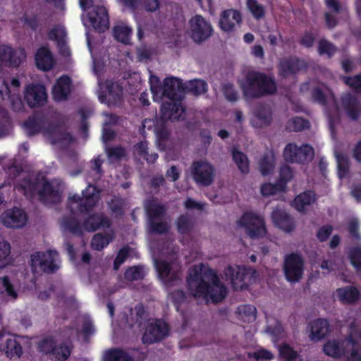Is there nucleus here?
<instances>
[{
	"instance_id": "nucleus-28",
	"label": "nucleus",
	"mask_w": 361,
	"mask_h": 361,
	"mask_svg": "<svg viewBox=\"0 0 361 361\" xmlns=\"http://www.w3.org/2000/svg\"><path fill=\"white\" fill-rule=\"evenodd\" d=\"M66 32L63 27L53 29L49 32V39L57 42L60 48L61 54L64 56L70 55V49L66 42Z\"/></svg>"
},
{
	"instance_id": "nucleus-18",
	"label": "nucleus",
	"mask_w": 361,
	"mask_h": 361,
	"mask_svg": "<svg viewBox=\"0 0 361 361\" xmlns=\"http://www.w3.org/2000/svg\"><path fill=\"white\" fill-rule=\"evenodd\" d=\"M25 98L31 107L43 105L47 101V94L43 85H30L27 87Z\"/></svg>"
},
{
	"instance_id": "nucleus-24",
	"label": "nucleus",
	"mask_w": 361,
	"mask_h": 361,
	"mask_svg": "<svg viewBox=\"0 0 361 361\" xmlns=\"http://www.w3.org/2000/svg\"><path fill=\"white\" fill-rule=\"evenodd\" d=\"M71 81L67 76L59 78L52 90V96L56 101L66 99L70 92Z\"/></svg>"
},
{
	"instance_id": "nucleus-50",
	"label": "nucleus",
	"mask_w": 361,
	"mask_h": 361,
	"mask_svg": "<svg viewBox=\"0 0 361 361\" xmlns=\"http://www.w3.org/2000/svg\"><path fill=\"white\" fill-rule=\"evenodd\" d=\"M135 151L142 154L143 157L145 158V159L148 161H154L157 157V155L155 154H152L149 157L147 156V144L145 142H142L139 144V145H137L135 147Z\"/></svg>"
},
{
	"instance_id": "nucleus-58",
	"label": "nucleus",
	"mask_w": 361,
	"mask_h": 361,
	"mask_svg": "<svg viewBox=\"0 0 361 361\" xmlns=\"http://www.w3.org/2000/svg\"><path fill=\"white\" fill-rule=\"evenodd\" d=\"M332 228L330 226H324L322 227L318 233V238L320 240H324L331 233Z\"/></svg>"
},
{
	"instance_id": "nucleus-41",
	"label": "nucleus",
	"mask_w": 361,
	"mask_h": 361,
	"mask_svg": "<svg viewBox=\"0 0 361 361\" xmlns=\"http://www.w3.org/2000/svg\"><path fill=\"white\" fill-rule=\"evenodd\" d=\"M111 238L110 235L105 236L100 234L95 235L92 240V246L96 250H101L109 243Z\"/></svg>"
},
{
	"instance_id": "nucleus-13",
	"label": "nucleus",
	"mask_w": 361,
	"mask_h": 361,
	"mask_svg": "<svg viewBox=\"0 0 361 361\" xmlns=\"http://www.w3.org/2000/svg\"><path fill=\"white\" fill-rule=\"evenodd\" d=\"M251 274V270L239 266L228 267L225 270V275L228 277L231 284L235 289L243 288Z\"/></svg>"
},
{
	"instance_id": "nucleus-6",
	"label": "nucleus",
	"mask_w": 361,
	"mask_h": 361,
	"mask_svg": "<svg viewBox=\"0 0 361 361\" xmlns=\"http://www.w3.org/2000/svg\"><path fill=\"white\" fill-rule=\"evenodd\" d=\"M22 188L25 195H34L35 190H39V195L47 203L54 202L59 199V192L53 190L51 183L44 180L37 182L35 185L31 183L30 181L25 180L22 185Z\"/></svg>"
},
{
	"instance_id": "nucleus-47",
	"label": "nucleus",
	"mask_w": 361,
	"mask_h": 361,
	"mask_svg": "<svg viewBox=\"0 0 361 361\" xmlns=\"http://www.w3.org/2000/svg\"><path fill=\"white\" fill-rule=\"evenodd\" d=\"M334 51V47L328 42L322 40L319 42V54L321 55L331 56Z\"/></svg>"
},
{
	"instance_id": "nucleus-19",
	"label": "nucleus",
	"mask_w": 361,
	"mask_h": 361,
	"mask_svg": "<svg viewBox=\"0 0 361 361\" xmlns=\"http://www.w3.org/2000/svg\"><path fill=\"white\" fill-rule=\"evenodd\" d=\"M55 60L48 48L42 47L35 54V65L41 71H49L53 68Z\"/></svg>"
},
{
	"instance_id": "nucleus-36",
	"label": "nucleus",
	"mask_w": 361,
	"mask_h": 361,
	"mask_svg": "<svg viewBox=\"0 0 361 361\" xmlns=\"http://www.w3.org/2000/svg\"><path fill=\"white\" fill-rule=\"evenodd\" d=\"M131 32V30L124 24H119L114 29L115 39L124 44L129 42Z\"/></svg>"
},
{
	"instance_id": "nucleus-29",
	"label": "nucleus",
	"mask_w": 361,
	"mask_h": 361,
	"mask_svg": "<svg viewBox=\"0 0 361 361\" xmlns=\"http://www.w3.org/2000/svg\"><path fill=\"white\" fill-rule=\"evenodd\" d=\"M335 298L343 303H350L359 298V292L352 286L341 288L336 290Z\"/></svg>"
},
{
	"instance_id": "nucleus-32",
	"label": "nucleus",
	"mask_w": 361,
	"mask_h": 361,
	"mask_svg": "<svg viewBox=\"0 0 361 361\" xmlns=\"http://www.w3.org/2000/svg\"><path fill=\"white\" fill-rule=\"evenodd\" d=\"M155 267L158 272L159 277L165 284L176 278V274L173 272V268L169 267L166 262H155Z\"/></svg>"
},
{
	"instance_id": "nucleus-4",
	"label": "nucleus",
	"mask_w": 361,
	"mask_h": 361,
	"mask_svg": "<svg viewBox=\"0 0 361 361\" xmlns=\"http://www.w3.org/2000/svg\"><path fill=\"white\" fill-rule=\"evenodd\" d=\"M358 347L359 345L352 341H345L341 345L338 342L332 341L324 345V351L327 355L335 357L343 355L345 348L347 353H349V350L350 352V357H348V361H358L360 358V355L357 353Z\"/></svg>"
},
{
	"instance_id": "nucleus-49",
	"label": "nucleus",
	"mask_w": 361,
	"mask_h": 361,
	"mask_svg": "<svg viewBox=\"0 0 361 361\" xmlns=\"http://www.w3.org/2000/svg\"><path fill=\"white\" fill-rule=\"evenodd\" d=\"M350 259L356 269L361 267V247L355 248L350 252Z\"/></svg>"
},
{
	"instance_id": "nucleus-14",
	"label": "nucleus",
	"mask_w": 361,
	"mask_h": 361,
	"mask_svg": "<svg viewBox=\"0 0 361 361\" xmlns=\"http://www.w3.org/2000/svg\"><path fill=\"white\" fill-rule=\"evenodd\" d=\"M1 221L8 228H21L27 221V216L20 209H8L1 215Z\"/></svg>"
},
{
	"instance_id": "nucleus-27",
	"label": "nucleus",
	"mask_w": 361,
	"mask_h": 361,
	"mask_svg": "<svg viewBox=\"0 0 361 361\" xmlns=\"http://www.w3.org/2000/svg\"><path fill=\"white\" fill-rule=\"evenodd\" d=\"M328 331L329 325L326 320H316L310 324V334L309 336L312 341H319L325 336Z\"/></svg>"
},
{
	"instance_id": "nucleus-2",
	"label": "nucleus",
	"mask_w": 361,
	"mask_h": 361,
	"mask_svg": "<svg viewBox=\"0 0 361 361\" xmlns=\"http://www.w3.org/2000/svg\"><path fill=\"white\" fill-rule=\"evenodd\" d=\"M149 83L154 101L164 100L161 105L164 118L172 121L178 120L184 113L182 105L176 98L182 90L179 80L176 78H167L162 86L158 78L151 75Z\"/></svg>"
},
{
	"instance_id": "nucleus-40",
	"label": "nucleus",
	"mask_w": 361,
	"mask_h": 361,
	"mask_svg": "<svg viewBox=\"0 0 361 361\" xmlns=\"http://www.w3.org/2000/svg\"><path fill=\"white\" fill-rule=\"evenodd\" d=\"M10 245L5 242H0V269L9 263Z\"/></svg>"
},
{
	"instance_id": "nucleus-56",
	"label": "nucleus",
	"mask_w": 361,
	"mask_h": 361,
	"mask_svg": "<svg viewBox=\"0 0 361 361\" xmlns=\"http://www.w3.org/2000/svg\"><path fill=\"white\" fill-rule=\"evenodd\" d=\"M224 94L230 101H235L238 98L237 93L231 85H227L224 87Z\"/></svg>"
},
{
	"instance_id": "nucleus-25",
	"label": "nucleus",
	"mask_w": 361,
	"mask_h": 361,
	"mask_svg": "<svg viewBox=\"0 0 361 361\" xmlns=\"http://www.w3.org/2000/svg\"><path fill=\"white\" fill-rule=\"evenodd\" d=\"M272 220L281 230L289 232L294 228V224L288 214L281 209L274 210L272 213Z\"/></svg>"
},
{
	"instance_id": "nucleus-59",
	"label": "nucleus",
	"mask_w": 361,
	"mask_h": 361,
	"mask_svg": "<svg viewBox=\"0 0 361 361\" xmlns=\"http://www.w3.org/2000/svg\"><path fill=\"white\" fill-rule=\"evenodd\" d=\"M143 4L146 10L151 12L156 11L159 5L158 0H144Z\"/></svg>"
},
{
	"instance_id": "nucleus-42",
	"label": "nucleus",
	"mask_w": 361,
	"mask_h": 361,
	"mask_svg": "<svg viewBox=\"0 0 361 361\" xmlns=\"http://www.w3.org/2000/svg\"><path fill=\"white\" fill-rule=\"evenodd\" d=\"M188 88L192 94L199 95L205 92L206 84L203 80H192L189 82Z\"/></svg>"
},
{
	"instance_id": "nucleus-43",
	"label": "nucleus",
	"mask_w": 361,
	"mask_h": 361,
	"mask_svg": "<svg viewBox=\"0 0 361 361\" xmlns=\"http://www.w3.org/2000/svg\"><path fill=\"white\" fill-rule=\"evenodd\" d=\"M247 5L250 11L256 18H259L264 15V10L262 6L259 5L256 0H247Z\"/></svg>"
},
{
	"instance_id": "nucleus-5",
	"label": "nucleus",
	"mask_w": 361,
	"mask_h": 361,
	"mask_svg": "<svg viewBox=\"0 0 361 361\" xmlns=\"http://www.w3.org/2000/svg\"><path fill=\"white\" fill-rule=\"evenodd\" d=\"M213 32L211 25L203 17L195 16L188 23V32L193 41L201 42L207 39Z\"/></svg>"
},
{
	"instance_id": "nucleus-63",
	"label": "nucleus",
	"mask_w": 361,
	"mask_h": 361,
	"mask_svg": "<svg viewBox=\"0 0 361 361\" xmlns=\"http://www.w3.org/2000/svg\"><path fill=\"white\" fill-rule=\"evenodd\" d=\"M326 97H328V90L324 94H321V90H315L313 92L314 99L320 102H323Z\"/></svg>"
},
{
	"instance_id": "nucleus-60",
	"label": "nucleus",
	"mask_w": 361,
	"mask_h": 361,
	"mask_svg": "<svg viewBox=\"0 0 361 361\" xmlns=\"http://www.w3.org/2000/svg\"><path fill=\"white\" fill-rule=\"evenodd\" d=\"M329 9L333 12L339 11L340 5L336 0H325Z\"/></svg>"
},
{
	"instance_id": "nucleus-52",
	"label": "nucleus",
	"mask_w": 361,
	"mask_h": 361,
	"mask_svg": "<svg viewBox=\"0 0 361 361\" xmlns=\"http://www.w3.org/2000/svg\"><path fill=\"white\" fill-rule=\"evenodd\" d=\"M248 356L251 357H255L256 360H259V359L270 360L273 357V355L270 352L267 351V350H263V348L257 350L253 353H249Z\"/></svg>"
},
{
	"instance_id": "nucleus-57",
	"label": "nucleus",
	"mask_w": 361,
	"mask_h": 361,
	"mask_svg": "<svg viewBox=\"0 0 361 361\" xmlns=\"http://www.w3.org/2000/svg\"><path fill=\"white\" fill-rule=\"evenodd\" d=\"M190 228V223L187 218L180 217L178 220V230L180 233H184Z\"/></svg>"
},
{
	"instance_id": "nucleus-35",
	"label": "nucleus",
	"mask_w": 361,
	"mask_h": 361,
	"mask_svg": "<svg viewBox=\"0 0 361 361\" xmlns=\"http://www.w3.org/2000/svg\"><path fill=\"white\" fill-rule=\"evenodd\" d=\"M98 199V191L94 186L89 185L87 188L83 192V197L82 202L84 203L85 209L87 207H92L95 204Z\"/></svg>"
},
{
	"instance_id": "nucleus-12",
	"label": "nucleus",
	"mask_w": 361,
	"mask_h": 361,
	"mask_svg": "<svg viewBox=\"0 0 361 361\" xmlns=\"http://www.w3.org/2000/svg\"><path fill=\"white\" fill-rule=\"evenodd\" d=\"M293 177L291 169L288 166L282 167L280 171L279 179L276 185L264 183L261 187V192L264 196H269L282 192L286 189V183Z\"/></svg>"
},
{
	"instance_id": "nucleus-9",
	"label": "nucleus",
	"mask_w": 361,
	"mask_h": 361,
	"mask_svg": "<svg viewBox=\"0 0 361 361\" xmlns=\"http://www.w3.org/2000/svg\"><path fill=\"white\" fill-rule=\"evenodd\" d=\"M314 156V151L310 145H302L298 148L297 145L290 143L284 149L283 157L288 162H305Z\"/></svg>"
},
{
	"instance_id": "nucleus-20",
	"label": "nucleus",
	"mask_w": 361,
	"mask_h": 361,
	"mask_svg": "<svg viewBox=\"0 0 361 361\" xmlns=\"http://www.w3.org/2000/svg\"><path fill=\"white\" fill-rule=\"evenodd\" d=\"M1 350L10 358L20 357L23 353V348L16 338L11 335H6L5 341L0 346Z\"/></svg>"
},
{
	"instance_id": "nucleus-26",
	"label": "nucleus",
	"mask_w": 361,
	"mask_h": 361,
	"mask_svg": "<svg viewBox=\"0 0 361 361\" xmlns=\"http://www.w3.org/2000/svg\"><path fill=\"white\" fill-rule=\"evenodd\" d=\"M54 342L51 340L46 341L41 344V350L44 353H50L55 355L56 358L59 360L66 359L71 354L70 348L68 346H61L59 348H53Z\"/></svg>"
},
{
	"instance_id": "nucleus-33",
	"label": "nucleus",
	"mask_w": 361,
	"mask_h": 361,
	"mask_svg": "<svg viewBox=\"0 0 361 361\" xmlns=\"http://www.w3.org/2000/svg\"><path fill=\"white\" fill-rule=\"evenodd\" d=\"M275 166V156L274 153L269 152L259 163V170L263 176H269L271 174Z\"/></svg>"
},
{
	"instance_id": "nucleus-7",
	"label": "nucleus",
	"mask_w": 361,
	"mask_h": 361,
	"mask_svg": "<svg viewBox=\"0 0 361 361\" xmlns=\"http://www.w3.org/2000/svg\"><path fill=\"white\" fill-rule=\"evenodd\" d=\"M238 225L252 238L260 237L266 233L262 219L255 213H245L239 220Z\"/></svg>"
},
{
	"instance_id": "nucleus-55",
	"label": "nucleus",
	"mask_w": 361,
	"mask_h": 361,
	"mask_svg": "<svg viewBox=\"0 0 361 361\" xmlns=\"http://www.w3.org/2000/svg\"><path fill=\"white\" fill-rule=\"evenodd\" d=\"M345 82L347 85L357 89L359 92H361V76L357 75L355 78H347Z\"/></svg>"
},
{
	"instance_id": "nucleus-21",
	"label": "nucleus",
	"mask_w": 361,
	"mask_h": 361,
	"mask_svg": "<svg viewBox=\"0 0 361 361\" xmlns=\"http://www.w3.org/2000/svg\"><path fill=\"white\" fill-rule=\"evenodd\" d=\"M87 20L90 25L99 32L106 30L109 27L107 12L104 6L97 8L94 16L88 14Z\"/></svg>"
},
{
	"instance_id": "nucleus-48",
	"label": "nucleus",
	"mask_w": 361,
	"mask_h": 361,
	"mask_svg": "<svg viewBox=\"0 0 361 361\" xmlns=\"http://www.w3.org/2000/svg\"><path fill=\"white\" fill-rule=\"evenodd\" d=\"M142 276L143 271L139 267H132L126 271V279L128 280L140 279Z\"/></svg>"
},
{
	"instance_id": "nucleus-51",
	"label": "nucleus",
	"mask_w": 361,
	"mask_h": 361,
	"mask_svg": "<svg viewBox=\"0 0 361 361\" xmlns=\"http://www.w3.org/2000/svg\"><path fill=\"white\" fill-rule=\"evenodd\" d=\"M308 126L307 121L302 118H295L288 124L290 130H300Z\"/></svg>"
},
{
	"instance_id": "nucleus-39",
	"label": "nucleus",
	"mask_w": 361,
	"mask_h": 361,
	"mask_svg": "<svg viewBox=\"0 0 361 361\" xmlns=\"http://www.w3.org/2000/svg\"><path fill=\"white\" fill-rule=\"evenodd\" d=\"M338 164V175L340 178H345L348 170V161L346 156L338 152L335 153Z\"/></svg>"
},
{
	"instance_id": "nucleus-11",
	"label": "nucleus",
	"mask_w": 361,
	"mask_h": 361,
	"mask_svg": "<svg viewBox=\"0 0 361 361\" xmlns=\"http://www.w3.org/2000/svg\"><path fill=\"white\" fill-rule=\"evenodd\" d=\"M302 260L300 256L296 254L288 256L284 264V273L286 279L291 283L298 281L302 276Z\"/></svg>"
},
{
	"instance_id": "nucleus-22",
	"label": "nucleus",
	"mask_w": 361,
	"mask_h": 361,
	"mask_svg": "<svg viewBox=\"0 0 361 361\" xmlns=\"http://www.w3.org/2000/svg\"><path fill=\"white\" fill-rule=\"evenodd\" d=\"M99 97L102 100L112 101L119 97L122 94V88L117 83L99 82Z\"/></svg>"
},
{
	"instance_id": "nucleus-38",
	"label": "nucleus",
	"mask_w": 361,
	"mask_h": 361,
	"mask_svg": "<svg viewBox=\"0 0 361 361\" xmlns=\"http://www.w3.org/2000/svg\"><path fill=\"white\" fill-rule=\"evenodd\" d=\"M233 160L243 173H246L249 171V164L243 153L238 151L233 152Z\"/></svg>"
},
{
	"instance_id": "nucleus-30",
	"label": "nucleus",
	"mask_w": 361,
	"mask_h": 361,
	"mask_svg": "<svg viewBox=\"0 0 361 361\" xmlns=\"http://www.w3.org/2000/svg\"><path fill=\"white\" fill-rule=\"evenodd\" d=\"M315 201V195L311 192H305L297 195L293 201V207L299 212L305 211Z\"/></svg>"
},
{
	"instance_id": "nucleus-64",
	"label": "nucleus",
	"mask_w": 361,
	"mask_h": 361,
	"mask_svg": "<svg viewBox=\"0 0 361 361\" xmlns=\"http://www.w3.org/2000/svg\"><path fill=\"white\" fill-rule=\"evenodd\" d=\"M185 206L188 209H192V208L202 209V205L192 201V199H188L185 203Z\"/></svg>"
},
{
	"instance_id": "nucleus-46",
	"label": "nucleus",
	"mask_w": 361,
	"mask_h": 361,
	"mask_svg": "<svg viewBox=\"0 0 361 361\" xmlns=\"http://www.w3.org/2000/svg\"><path fill=\"white\" fill-rule=\"evenodd\" d=\"M252 124L255 128H262L269 122V116L255 114L252 118Z\"/></svg>"
},
{
	"instance_id": "nucleus-34",
	"label": "nucleus",
	"mask_w": 361,
	"mask_h": 361,
	"mask_svg": "<svg viewBox=\"0 0 361 361\" xmlns=\"http://www.w3.org/2000/svg\"><path fill=\"white\" fill-rule=\"evenodd\" d=\"M237 314L243 322H253L256 319V307L251 305H241L238 307Z\"/></svg>"
},
{
	"instance_id": "nucleus-3",
	"label": "nucleus",
	"mask_w": 361,
	"mask_h": 361,
	"mask_svg": "<svg viewBox=\"0 0 361 361\" xmlns=\"http://www.w3.org/2000/svg\"><path fill=\"white\" fill-rule=\"evenodd\" d=\"M241 88L245 95L247 97H257L264 93H273L276 85L271 78L258 73H250L241 81Z\"/></svg>"
},
{
	"instance_id": "nucleus-54",
	"label": "nucleus",
	"mask_w": 361,
	"mask_h": 361,
	"mask_svg": "<svg viewBox=\"0 0 361 361\" xmlns=\"http://www.w3.org/2000/svg\"><path fill=\"white\" fill-rule=\"evenodd\" d=\"M1 283L4 288H5V290L6 291L7 294L11 298H16V293L13 290L12 286L11 285L9 280L7 277H4L1 279Z\"/></svg>"
},
{
	"instance_id": "nucleus-8",
	"label": "nucleus",
	"mask_w": 361,
	"mask_h": 361,
	"mask_svg": "<svg viewBox=\"0 0 361 361\" xmlns=\"http://www.w3.org/2000/svg\"><path fill=\"white\" fill-rule=\"evenodd\" d=\"M169 331L168 326L163 320L151 319L148 322L142 336L145 343H153L165 338Z\"/></svg>"
},
{
	"instance_id": "nucleus-1",
	"label": "nucleus",
	"mask_w": 361,
	"mask_h": 361,
	"mask_svg": "<svg viewBox=\"0 0 361 361\" xmlns=\"http://www.w3.org/2000/svg\"><path fill=\"white\" fill-rule=\"evenodd\" d=\"M188 285L193 297L202 298L207 302H219L228 293L214 272L202 264L190 268Z\"/></svg>"
},
{
	"instance_id": "nucleus-62",
	"label": "nucleus",
	"mask_w": 361,
	"mask_h": 361,
	"mask_svg": "<svg viewBox=\"0 0 361 361\" xmlns=\"http://www.w3.org/2000/svg\"><path fill=\"white\" fill-rule=\"evenodd\" d=\"M109 155L110 157H121L125 154V150L122 148H114L109 151Z\"/></svg>"
},
{
	"instance_id": "nucleus-44",
	"label": "nucleus",
	"mask_w": 361,
	"mask_h": 361,
	"mask_svg": "<svg viewBox=\"0 0 361 361\" xmlns=\"http://www.w3.org/2000/svg\"><path fill=\"white\" fill-rule=\"evenodd\" d=\"M106 221L103 224L100 216H92L87 219L85 223V229L88 231H93L97 229L100 225L107 224Z\"/></svg>"
},
{
	"instance_id": "nucleus-17",
	"label": "nucleus",
	"mask_w": 361,
	"mask_h": 361,
	"mask_svg": "<svg viewBox=\"0 0 361 361\" xmlns=\"http://www.w3.org/2000/svg\"><path fill=\"white\" fill-rule=\"evenodd\" d=\"M241 21L242 16L240 12L235 10H227L221 13L219 24L222 31L231 32L241 23Z\"/></svg>"
},
{
	"instance_id": "nucleus-10",
	"label": "nucleus",
	"mask_w": 361,
	"mask_h": 361,
	"mask_svg": "<svg viewBox=\"0 0 361 361\" xmlns=\"http://www.w3.org/2000/svg\"><path fill=\"white\" fill-rule=\"evenodd\" d=\"M57 257V253L54 251L36 252L32 256V266L35 271L39 269L44 271H51L56 269Z\"/></svg>"
},
{
	"instance_id": "nucleus-16",
	"label": "nucleus",
	"mask_w": 361,
	"mask_h": 361,
	"mask_svg": "<svg viewBox=\"0 0 361 361\" xmlns=\"http://www.w3.org/2000/svg\"><path fill=\"white\" fill-rule=\"evenodd\" d=\"M25 59L23 49H16L13 51L11 47L2 45L0 47V67L4 64L17 66Z\"/></svg>"
},
{
	"instance_id": "nucleus-61",
	"label": "nucleus",
	"mask_w": 361,
	"mask_h": 361,
	"mask_svg": "<svg viewBox=\"0 0 361 361\" xmlns=\"http://www.w3.org/2000/svg\"><path fill=\"white\" fill-rule=\"evenodd\" d=\"M166 175L167 177L171 178L172 180H176L178 178V169L173 166L167 171Z\"/></svg>"
},
{
	"instance_id": "nucleus-53",
	"label": "nucleus",
	"mask_w": 361,
	"mask_h": 361,
	"mask_svg": "<svg viewBox=\"0 0 361 361\" xmlns=\"http://www.w3.org/2000/svg\"><path fill=\"white\" fill-rule=\"evenodd\" d=\"M129 253V249L123 248L119 251L117 255L116 258L114 260V269H118L119 265L121 264L128 257Z\"/></svg>"
},
{
	"instance_id": "nucleus-45",
	"label": "nucleus",
	"mask_w": 361,
	"mask_h": 361,
	"mask_svg": "<svg viewBox=\"0 0 361 361\" xmlns=\"http://www.w3.org/2000/svg\"><path fill=\"white\" fill-rule=\"evenodd\" d=\"M279 352L281 357L288 361H294L297 358L296 352L293 351L292 348L288 345H281Z\"/></svg>"
},
{
	"instance_id": "nucleus-15",
	"label": "nucleus",
	"mask_w": 361,
	"mask_h": 361,
	"mask_svg": "<svg viewBox=\"0 0 361 361\" xmlns=\"http://www.w3.org/2000/svg\"><path fill=\"white\" fill-rule=\"evenodd\" d=\"M192 175L197 183L208 185L213 180L214 169L213 167L207 162H196L192 166Z\"/></svg>"
},
{
	"instance_id": "nucleus-23",
	"label": "nucleus",
	"mask_w": 361,
	"mask_h": 361,
	"mask_svg": "<svg viewBox=\"0 0 361 361\" xmlns=\"http://www.w3.org/2000/svg\"><path fill=\"white\" fill-rule=\"evenodd\" d=\"M12 90L8 87L7 84H4L0 87V94L3 99H11L12 106L14 109L20 110L22 107V102L20 99H17L15 101V90L20 85V82L17 79H13L11 82Z\"/></svg>"
},
{
	"instance_id": "nucleus-31",
	"label": "nucleus",
	"mask_w": 361,
	"mask_h": 361,
	"mask_svg": "<svg viewBox=\"0 0 361 361\" xmlns=\"http://www.w3.org/2000/svg\"><path fill=\"white\" fill-rule=\"evenodd\" d=\"M164 211L161 207L155 206L148 209L149 216H151L150 228L151 231L157 233H164L167 229V226L164 223H158L156 221V219Z\"/></svg>"
},
{
	"instance_id": "nucleus-37",
	"label": "nucleus",
	"mask_w": 361,
	"mask_h": 361,
	"mask_svg": "<svg viewBox=\"0 0 361 361\" xmlns=\"http://www.w3.org/2000/svg\"><path fill=\"white\" fill-rule=\"evenodd\" d=\"M107 361H133L121 350H110L105 354Z\"/></svg>"
}]
</instances>
